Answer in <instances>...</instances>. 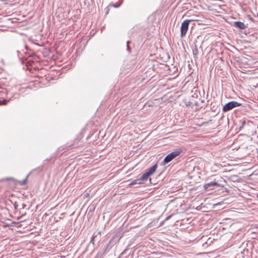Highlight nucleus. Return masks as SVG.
<instances>
[{"instance_id": "obj_1", "label": "nucleus", "mask_w": 258, "mask_h": 258, "mask_svg": "<svg viewBox=\"0 0 258 258\" xmlns=\"http://www.w3.org/2000/svg\"><path fill=\"white\" fill-rule=\"evenodd\" d=\"M195 21V20H185L181 24L180 27L181 37H183L185 36L187 30L188 29V26L190 22Z\"/></svg>"}, {"instance_id": "obj_2", "label": "nucleus", "mask_w": 258, "mask_h": 258, "mask_svg": "<svg viewBox=\"0 0 258 258\" xmlns=\"http://www.w3.org/2000/svg\"><path fill=\"white\" fill-rule=\"evenodd\" d=\"M240 105V103L236 102V101H231L227 103H226L223 108V110L224 112H226L230 110L231 109L234 108V107L239 106Z\"/></svg>"}, {"instance_id": "obj_3", "label": "nucleus", "mask_w": 258, "mask_h": 258, "mask_svg": "<svg viewBox=\"0 0 258 258\" xmlns=\"http://www.w3.org/2000/svg\"><path fill=\"white\" fill-rule=\"evenodd\" d=\"M181 153L180 151H174L172 153L167 155L164 159V162L167 163L170 162L173 159L178 156Z\"/></svg>"}, {"instance_id": "obj_4", "label": "nucleus", "mask_w": 258, "mask_h": 258, "mask_svg": "<svg viewBox=\"0 0 258 258\" xmlns=\"http://www.w3.org/2000/svg\"><path fill=\"white\" fill-rule=\"evenodd\" d=\"M234 26L236 27H237L241 29H244L246 28V26H245V24L241 22H239V21L235 22Z\"/></svg>"}, {"instance_id": "obj_5", "label": "nucleus", "mask_w": 258, "mask_h": 258, "mask_svg": "<svg viewBox=\"0 0 258 258\" xmlns=\"http://www.w3.org/2000/svg\"><path fill=\"white\" fill-rule=\"evenodd\" d=\"M218 185H219V184L217 182L212 181L211 182L205 184L204 185V187L205 189H207L212 186H218Z\"/></svg>"}, {"instance_id": "obj_6", "label": "nucleus", "mask_w": 258, "mask_h": 258, "mask_svg": "<svg viewBox=\"0 0 258 258\" xmlns=\"http://www.w3.org/2000/svg\"><path fill=\"white\" fill-rule=\"evenodd\" d=\"M157 168V165L155 164L152 167H151L149 169V170L147 171L148 174H149L150 176L152 175L156 171V169Z\"/></svg>"}, {"instance_id": "obj_7", "label": "nucleus", "mask_w": 258, "mask_h": 258, "mask_svg": "<svg viewBox=\"0 0 258 258\" xmlns=\"http://www.w3.org/2000/svg\"><path fill=\"white\" fill-rule=\"evenodd\" d=\"M149 176H150L149 174H148L147 172H146L145 173H144L142 175V176H141V177L140 178V179H141L142 184L144 183L145 182V181H147Z\"/></svg>"}, {"instance_id": "obj_8", "label": "nucleus", "mask_w": 258, "mask_h": 258, "mask_svg": "<svg viewBox=\"0 0 258 258\" xmlns=\"http://www.w3.org/2000/svg\"><path fill=\"white\" fill-rule=\"evenodd\" d=\"M142 184V182L141 181V179H140V178H138L137 179H135L133 181H132L130 185H135V184Z\"/></svg>"}, {"instance_id": "obj_9", "label": "nucleus", "mask_w": 258, "mask_h": 258, "mask_svg": "<svg viewBox=\"0 0 258 258\" xmlns=\"http://www.w3.org/2000/svg\"><path fill=\"white\" fill-rule=\"evenodd\" d=\"M8 102H9V100H7L4 99L2 101L0 100V105H6Z\"/></svg>"}, {"instance_id": "obj_10", "label": "nucleus", "mask_w": 258, "mask_h": 258, "mask_svg": "<svg viewBox=\"0 0 258 258\" xmlns=\"http://www.w3.org/2000/svg\"><path fill=\"white\" fill-rule=\"evenodd\" d=\"M122 3V1H121V2L120 3V4H119L118 5H117V6H116V5H113V6L114 7H115V8H118V7H119L121 5V4Z\"/></svg>"}, {"instance_id": "obj_11", "label": "nucleus", "mask_w": 258, "mask_h": 258, "mask_svg": "<svg viewBox=\"0 0 258 258\" xmlns=\"http://www.w3.org/2000/svg\"><path fill=\"white\" fill-rule=\"evenodd\" d=\"M198 53V50L196 49L195 51H194V54H197Z\"/></svg>"}, {"instance_id": "obj_12", "label": "nucleus", "mask_w": 258, "mask_h": 258, "mask_svg": "<svg viewBox=\"0 0 258 258\" xmlns=\"http://www.w3.org/2000/svg\"><path fill=\"white\" fill-rule=\"evenodd\" d=\"M128 43H129V42L127 41V49L130 50V48L129 46H128Z\"/></svg>"}, {"instance_id": "obj_13", "label": "nucleus", "mask_w": 258, "mask_h": 258, "mask_svg": "<svg viewBox=\"0 0 258 258\" xmlns=\"http://www.w3.org/2000/svg\"><path fill=\"white\" fill-rule=\"evenodd\" d=\"M95 236L93 235V236H92V240H93L94 239V238H95Z\"/></svg>"}]
</instances>
